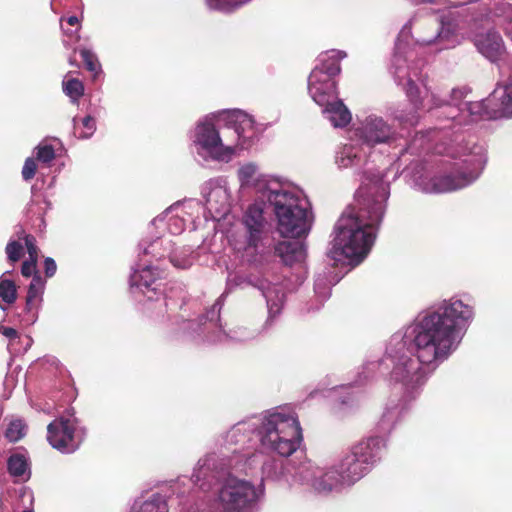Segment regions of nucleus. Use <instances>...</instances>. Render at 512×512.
<instances>
[{
  "label": "nucleus",
  "mask_w": 512,
  "mask_h": 512,
  "mask_svg": "<svg viewBox=\"0 0 512 512\" xmlns=\"http://www.w3.org/2000/svg\"><path fill=\"white\" fill-rule=\"evenodd\" d=\"M384 447L385 441L382 437L370 436L360 440L350 450L370 468L380 458L381 450Z\"/></svg>",
  "instance_id": "obj_12"
},
{
  "label": "nucleus",
  "mask_w": 512,
  "mask_h": 512,
  "mask_svg": "<svg viewBox=\"0 0 512 512\" xmlns=\"http://www.w3.org/2000/svg\"><path fill=\"white\" fill-rule=\"evenodd\" d=\"M73 122L74 134L80 139L90 138L96 131V121L89 115L82 118L80 124L76 118L73 119Z\"/></svg>",
  "instance_id": "obj_22"
},
{
  "label": "nucleus",
  "mask_w": 512,
  "mask_h": 512,
  "mask_svg": "<svg viewBox=\"0 0 512 512\" xmlns=\"http://www.w3.org/2000/svg\"><path fill=\"white\" fill-rule=\"evenodd\" d=\"M369 470V467L350 450L339 463L315 481V487L320 491H331L341 484L352 485L360 480Z\"/></svg>",
  "instance_id": "obj_6"
},
{
  "label": "nucleus",
  "mask_w": 512,
  "mask_h": 512,
  "mask_svg": "<svg viewBox=\"0 0 512 512\" xmlns=\"http://www.w3.org/2000/svg\"><path fill=\"white\" fill-rule=\"evenodd\" d=\"M383 178L380 173H364L354 203L345 209L335 224L328 253L333 260L344 258L350 265H358L370 252L389 196V185Z\"/></svg>",
  "instance_id": "obj_2"
},
{
  "label": "nucleus",
  "mask_w": 512,
  "mask_h": 512,
  "mask_svg": "<svg viewBox=\"0 0 512 512\" xmlns=\"http://www.w3.org/2000/svg\"><path fill=\"white\" fill-rule=\"evenodd\" d=\"M56 270H57V265H56V262L54 261V259H52L50 257L45 258L44 271H45L46 277L54 276L56 273Z\"/></svg>",
  "instance_id": "obj_38"
},
{
  "label": "nucleus",
  "mask_w": 512,
  "mask_h": 512,
  "mask_svg": "<svg viewBox=\"0 0 512 512\" xmlns=\"http://www.w3.org/2000/svg\"><path fill=\"white\" fill-rule=\"evenodd\" d=\"M0 333L9 339H16L19 337V333L12 327L0 326Z\"/></svg>",
  "instance_id": "obj_39"
},
{
  "label": "nucleus",
  "mask_w": 512,
  "mask_h": 512,
  "mask_svg": "<svg viewBox=\"0 0 512 512\" xmlns=\"http://www.w3.org/2000/svg\"><path fill=\"white\" fill-rule=\"evenodd\" d=\"M472 317L473 308L461 300H451L425 315L414 337L417 357L400 356L392 369L391 380L401 384L407 393L421 387L426 381L422 364L435 368L448 359L462 340V328Z\"/></svg>",
  "instance_id": "obj_1"
},
{
  "label": "nucleus",
  "mask_w": 512,
  "mask_h": 512,
  "mask_svg": "<svg viewBox=\"0 0 512 512\" xmlns=\"http://www.w3.org/2000/svg\"><path fill=\"white\" fill-rule=\"evenodd\" d=\"M5 252L11 263H15L23 256V246L19 241L12 240L6 245Z\"/></svg>",
  "instance_id": "obj_30"
},
{
  "label": "nucleus",
  "mask_w": 512,
  "mask_h": 512,
  "mask_svg": "<svg viewBox=\"0 0 512 512\" xmlns=\"http://www.w3.org/2000/svg\"><path fill=\"white\" fill-rule=\"evenodd\" d=\"M37 262L36 259H30L28 258L22 263L21 266V274L23 277L29 278L34 277L35 275H41L39 271L37 270Z\"/></svg>",
  "instance_id": "obj_33"
},
{
  "label": "nucleus",
  "mask_w": 512,
  "mask_h": 512,
  "mask_svg": "<svg viewBox=\"0 0 512 512\" xmlns=\"http://www.w3.org/2000/svg\"><path fill=\"white\" fill-rule=\"evenodd\" d=\"M327 76L319 73H311L308 89L313 100L320 106L329 107L336 98L335 80H326Z\"/></svg>",
  "instance_id": "obj_10"
},
{
  "label": "nucleus",
  "mask_w": 512,
  "mask_h": 512,
  "mask_svg": "<svg viewBox=\"0 0 512 512\" xmlns=\"http://www.w3.org/2000/svg\"><path fill=\"white\" fill-rule=\"evenodd\" d=\"M23 240L29 256L28 258L38 260L39 249L36 244V238L31 234H24Z\"/></svg>",
  "instance_id": "obj_34"
},
{
  "label": "nucleus",
  "mask_w": 512,
  "mask_h": 512,
  "mask_svg": "<svg viewBox=\"0 0 512 512\" xmlns=\"http://www.w3.org/2000/svg\"><path fill=\"white\" fill-rule=\"evenodd\" d=\"M25 425L21 420H13L9 423L5 437L10 442H17L24 436Z\"/></svg>",
  "instance_id": "obj_27"
},
{
  "label": "nucleus",
  "mask_w": 512,
  "mask_h": 512,
  "mask_svg": "<svg viewBox=\"0 0 512 512\" xmlns=\"http://www.w3.org/2000/svg\"><path fill=\"white\" fill-rule=\"evenodd\" d=\"M268 201L278 219V231L283 237L299 238L310 229L309 211L302 207L299 198L286 190H271Z\"/></svg>",
  "instance_id": "obj_4"
},
{
  "label": "nucleus",
  "mask_w": 512,
  "mask_h": 512,
  "mask_svg": "<svg viewBox=\"0 0 512 512\" xmlns=\"http://www.w3.org/2000/svg\"><path fill=\"white\" fill-rule=\"evenodd\" d=\"M257 167L254 164H246L239 169V178L242 183H249L255 176Z\"/></svg>",
  "instance_id": "obj_36"
},
{
  "label": "nucleus",
  "mask_w": 512,
  "mask_h": 512,
  "mask_svg": "<svg viewBox=\"0 0 512 512\" xmlns=\"http://www.w3.org/2000/svg\"><path fill=\"white\" fill-rule=\"evenodd\" d=\"M67 23L70 25V26H78L79 25V19L77 16H69L67 19H66Z\"/></svg>",
  "instance_id": "obj_40"
},
{
  "label": "nucleus",
  "mask_w": 512,
  "mask_h": 512,
  "mask_svg": "<svg viewBox=\"0 0 512 512\" xmlns=\"http://www.w3.org/2000/svg\"><path fill=\"white\" fill-rule=\"evenodd\" d=\"M406 94L415 109L423 108V101L420 97V91L416 83L409 79L406 83Z\"/></svg>",
  "instance_id": "obj_29"
},
{
  "label": "nucleus",
  "mask_w": 512,
  "mask_h": 512,
  "mask_svg": "<svg viewBox=\"0 0 512 512\" xmlns=\"http://www.w3.org/2000/svg\"><path fill=\"white\" fill-rule=\"evenodd\" d=\"M217 500L219 512H251L257 493L251 482L229 476L219 488Z\"/></svg>",
  "instance_id": "obj_5"
},
{
  "label": "nucleus",
  "mask_w": 512,
  "mask_h": 512,
  "mask_svg": "<svg viewBox=\"0 0 512 512\" xmlns=\"http://www.w3.org/2000/svg\"><path fill=\"white\" fill-rule=\"evenodd\" d=\"M207 4L211 9L222 12H231L240 6V3L232 0H207Z\"/></svg>",
  "instance_id": "obj_31"
},
{
  "label": "nucleus",
  "mask_w": 512,
  "mask_h": 512,
  "mask_svg": "<svg viewBox=\"0 0 512 512\" xmlns=\"http://www.w3.org/2000/svg\"><path fill=\"white\" fill-rule=\"evenodd\" d=\"M0 299L8 305L16 301L17 287L14 281L0 278Z\"/></svg>",
  "instance_id": "obj_24"
},
{
  "label": "nucleus",
  "mask_w": 512,
  "mask_h": 512,
  "mask_svg": "<svg viewBox=\"0 0 512 512\" xmlns=\"http://www.w3.org/2000/svg\"><path fill=\"white\" fill-rule=\"evenodd\" d=\"M393 135L392 128L381 118H368L361 129V138L370 145L388 142Z\"/></svg>",
  "instance_id": "obj_11"
},
{
  "label": "nucleus",
  "mask_w": 512,
  "mask_h": 512,
  "mask_svg": "<svg viewBox=\"0 0 512 512\" xmlns=\"http://www.w3.org/2000/svg\"><path fill=\"white\" fill-rule=\"evenodd\" d=\"M37 171V164L33 158H27L22 168V177L24 180H31Z\"/></svg>",
  "instance_id": "obj_35"
},
{
  "label": "nucleus",
  "mask_w": 512,
  "mask_h": 512,
  "mask_svg": "<svg viewBox=\"0 0 512 512\" xmlns=\"http://www.w3.org/2000/svg\"><path fill=\"white\" fill-rule=\"evenodd\" d=\"M423 2H427V3H434L436 2L437 0H422Z\"/></svg>",
  "instance_id": "obj_43"
},
{
  "label": "nucleus",
  "mask_w": 512,
  "mask_h": 512,
  "mask_svg": "<svg viewBox=\"0 0 512 512\" xmlns=\"http://www.w3.org/2000/svg\"><path fill=\"white\" fill-rule=\"evenodd\" d=\"M24 234H26L24 230H22L21 232H19V233L17 234V235H18V239H19V240H23V236H24Z\"/></svg>",
  "instance_id": "obj_42"
},
{
  "label": "nucleus",
  "mask_w": 512,
  "mask_h": 512,
  "mask_svg": "<svg viewBox=\"0 0 512 512\" xmlns=\"http://www.w3.org/2000/svg\"><path fill=\"white\" fill-rule=\"evenodd\" d=\"M28 469V462L24 455L15 453L7 460V470L13 477H22Z\"/></svg>",
  "instance_id": "obj_23"
},
{
  "label": "nucleus",
  "mask_w": 512,
  "mask_h": 512,
  "mask_svg": "<svg viewBox=\"0 0 512 512\" xmlns=\"http://www.w3.org/2000/svg\"><path fill=\"white\" fill-rule=\"evenodd\" d=\"M170 261L175 267L181 269H187L192 265V259L189 257H183L180 259L176 255H174L170 258Z\"/></svg>",
  "instance_id": "obj_37"
},
{
  "label": "nucleus",
  "mask_w": 512,
  "mask_h": 512,
  "mask_svg": "<svg viewBox=\"0 0 512 512\" xmlns=\"http://www.w3.org/2000/svg\"><path fill=\"white\" fill-rule=\"evenodd\" d=\"M63 90L74 103H77L84 94V85L80 80L72 78L63 83Z\"/></svg>",
  "instance_id": "obj_25"
},
{
  "label": "nucleus",
  "mask_w": 512,
  "mask_h": 512,
  "mask_svg": "<svg viewBox=\"0 0 512 512\" xmlns=\"http://www.w3.org/2000/svg\"><path fill=\"white\" fill-rule=\"evenodd\" d=\"M158 280V274L154 269L151 266H146L132 274L131 286H136L149 300H152L160 291Z\"/></svg>",
  "instance_id": "obj_15"
},
{
  "label": "nucleus",
  "mask_w": 512,
  "mask_h": 512,
  "mask_svg": "<svg viewBox=\"0 0 512 512\" xmlns=\"http://www.w3.org/2000/svg\"><path fill=\"white\" fill-rule=\"evenodd\" d=\"M479 52L492 62L498 61L505 52L501 35L496 31H488L476 39Z\"/></svg>",
  "instance_id": "obj_14"
},
{
  "label": "nucleus",
  "mask_w": 512,
  "mask_h": 512,
  "mask_svg": "<svg viewBox=\"0 0 512 512\" xmlns=\"http://www.w3.org/2000/svg\"><path fill=\"white\" fill-rule=\"evenodd\" d=\"M467 110L482 119L512 117V77L505 85L497 86L487 99L469 102Z\"/></svg>",
  "instance_id": "obj_7"
},
{
  "label": "nucleus",
  "mask_w": 512,
  "mask_h": 512,
  "mask_svg": "<svg viewBox=\"0 0 512 512\" xmlns=\"http://www.w3.org/2000/svg\"><path fill=\"white\" fill-rule=\"evenodd\" d=\"M260 435L263 447L282 457L292 455L302 441V429L298 419L279 412L264 419Z\"/></svg>",
  "instance_id": "obj_3"
},
{
  "label": "nucleus",
  "mask_w": 512,
  "mask_h": 512,
  "mask_svg": "<svg viewBox=\"0 0 512 512\" xmlns=\"http://www.w3.org/2000/svg\"><path fill=\"white\" fill-rule=\"evenodd\" d=\"M75 431V424L72 420L60 417L47 426V440L53 448L61 452L72 453L79 447Z\"/></svg>",
  "instance_id": "obj_9"
},
{
  "label": "nucleus",
  "mask_w": 512,
  "mask_h": 512,
  "mask_svg": "<svg viewBox=\"0 0 512 512\" xmlns=\"http://www.w3.org/2000/svg\"><path fill=\"white\" fill-rule=\"evenodd\" d=\"M197 141L203 148L215 153L216 156L223 146V139L212 123H204L198 126Z\"/></svg>",
  "instance_id": "obj_16"
},
{
  "label": "nucleus",
  "mask_w": 512,
  "mask_h": 512,
  "mask_svg": "<svg viewBox=\"0 0 512 512\" xmlns=\"http://www.w3.org/2000/svg\"><path fill=\"white\" fill-rule=\"evenodd\" d=\"M131 512H169V508L164 496L153 494L141 505L134 506Z\"/></svg>",
  "instance_id": "obj_20"
},
{
  "label": "nucleus",
  "mask_w": 512,
  "mask_h": 512,
  "mask_svg": "<svg viewBox=\"0 0 512 512\" xmlns=\"http://www.w3.org/2000/svg\"><path fill=\"white\" fill-rule=\"evenodd\" d=\"M46 281L41 275H35L30 285L28 286L25 311L28 313L33 312L37 308V305L42 301V294L45 288Z\"/></svg>",
  "instance_id": "obj_18"
},
{
  "label": "nucleus",
  "mask_w": 512,
  "mask_h": 512,
  "mask_svg": "<svg viewBox=\"0 0 512 512\" xmlns=\"http://www.w3.org/2000/svg\"><path fill=\"white\" fill-rule=\"evenodd\" d=\"M36 158L38 161L43 163H50L55 158V150L52 145H39L36 148Z\"/></svg>",
  "instance_id": "obj_32"
},
{
  "label": "nucleus",
  "mask_w": 512,
  "mask_h": 512,
  "mask_svg": "<svg viewBox=\"0 0 512 512\" xmlns=\"http://www.w3.org/2000/svg\"><path fill=\"white\" fill-rule=\"evenodd\" d=\"M326 111L331 114V121L337 127H344L351 121V114L341 101H333Z\"/></svg>",
  "instance_id": "obj_21"
},
{
  "label": "nucleus",
  "mask_w": 512,
  "mask_h": 512,
  "mask_svg": "<svg viewBox=\"0 0 512 512\" xmlns=\"http://www.w3.org/2000/svg\"><path fill=\"white\" fill-rule=\"evenodd\" d=\"M80 56L84 63L86 70L97 74L100 69L99 61L94 53H92L89 49L83 48L80 50Z\"/></svg>",
  "instance_id": "obj_28"
},
{
  "label": "nucleus",
  "mask_w": 512,
  "mask_h": 512,
  "mask_svg": "<svg viewBox=\"0 0 512 512\" xmlns=\"http://www.w3.org/2000/svg\"><path fill=\"white\" fill-rule=\"evenodd\" d=\"M275 253L286 265H292L303 259L304 246L298 240L282 241L275 246Z\"/></svg>",
  "instance_id": "obj_17"
},
{
  "label": "nucleus",
  "mask_w": 512,
  "mask_h": 512,
  "mask_svg": "<svg viewBox=\"0 0 512 512\" xmlns=\"http://www.w3.org/2000/svg\"><path fill=\"white\" fill-rule=\"evenodd\" d=\"M23 512H33V511H30V510H25V511H23Z\"/></svg>",
  "instance_id": "obj_44"
},
{
  "label": "nucleus",
  "mask_w": 512,
  "mask_h": 512,
  "mask_svg": "<svg viewBox=\"0 0 512 512\" xmlns=\"http://www.w3.org/2000/svg\"><path fill=\"white\" fill-rule=\"evenodd\" d=\"M243 224L246 228V254H262L270 241L268 223L263 215L261 204H251L244 216Z\"/></svg>",
  "instance_id": "obj_8"
},
{
  "label": "nucleus",
  "mask_w": 512,
  "mask_h": 512,
  "mask_svg": "<svg viewBox=\"0 0 512 512\" xmlns=\"http://www.w3.org/2000/svg\"><path fill=\"white\" fill-rule=\"evenodd\" d=\"M266 246H267V248L265 249V252H264V253H262V254L258 253V255H264V254L267 252V250H268V248H269V246H270V243H269V242H267ZM247 255H248V256H251V257H255V256H257V254H251V253H250V254H247ZM253 261H256V258H253Z\"/></svg>",
  "instance_id": "obj_41"
},
{
  "label": "nucleus",
  "mask_w": 512,
  "mask_h": 512,
  "mask_svg": "<svg viewBox=\"0 0 512 512\" xmlns=\"http://www.w3.org/2000/svg\"><path fill=\"white\" fill-rule=\"evenodd\" d=\"M341 71L340 65L335 60H329L323 62L319 67L313 69L311 73H319V75L323 74L327 76L326 80H334V77L338 75Z\"/></svg>",
  "instance_id": "obj_26"
},
{
  "label": "nucleus",
  "mask_w": 512,
  "mask_h": 512,
  "mask_svg": "<svg viewBox=\"0 0 512 512\" xmlns=\"http://www.w3.org/2000/svg\"><path fill=\"white\" fill-rule=\"evenodd\" d=\"M221 137L223 139V146H220V151L217 155L218 159L230 157L235 153V147L240 139L239 126L227 127Z\"/></svg>",
  "instance_id": "obj_19"
},
{
  "label": "nucleus",
  "mask_w": 512,
  "mask_h": 512,
  "mask_svg": "<svg viewBox=\"0 0 512 512\" xmlns=\"http://www.w3.org/2000/svg\"><path fill=\"white\" fill-rule=\"evenodd\" d=\"M471 178L462 171L455 170L450 173L437 175L431 178V190L435 193H447L464 188L471 183Z\"/></svg>",
  "instance_id": "obj_13"
}]
</instances>
